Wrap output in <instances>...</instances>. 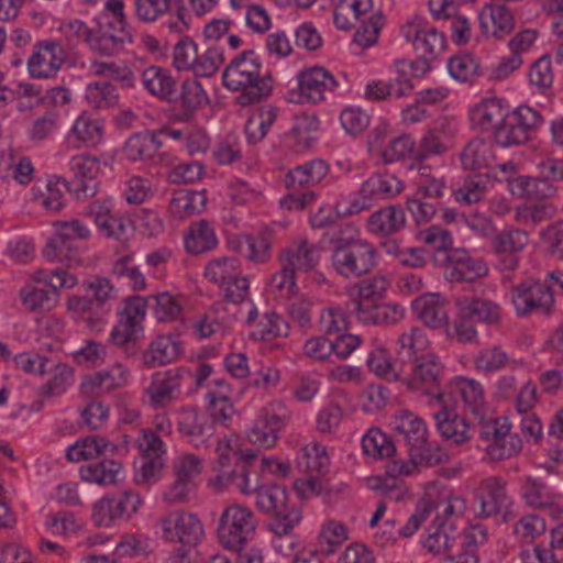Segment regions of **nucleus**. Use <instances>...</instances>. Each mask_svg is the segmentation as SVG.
<instances>
[{
  "label": "nucleus",
  "mask_w": 563,
  "mask_h": 563,
  "mask_svg": "<svg viewBox=\"0 0 563 563\" xmlns=\"http://www.w3.org/2000/svg\"><path fill=\"white\" fill-rule=\"evenodd\" d=\"M400 32L420 57L421 73L426 74L430 69V62L437 59L445 49L443 33L417 16L405 23Z\"/></svg>",
  "instance_id": "8"
},
{
  "label": "nucleus",
  "mask_w": 563,
  "mask_h": 563,
  "mask_svg": "<svg viewBox=\"0 0 563 563\" xmlns=\"http://www.w3.org/2000/svg\"><path fill=\"white\" fill-rule=\"evenodd\" d=\"M383 15L379 12L369 13L367 20H362L354 34V42L362 47H369L377 42Z\"/></svg>",
  "instance_id": "63"
},
{
  "label": "nucleus",
  "mask_w": 563,
  "mask_h": 563,
  "mask_svg": "<svg viewBox=\"0 0 563 563\" xmlns=\"http://www.w3.org/2000/svg\"><path fill=\"white\" fill-rule=\"evenodd\" d=\"M412 309L418 319L430 329H441L448 324L445 303L439 295H427L413 300Z\"/></svg>",
  "instance_id": "32"
},
{
  "label": "nucleus",
  "mask_w": 563,
  "mask_h": 563,
  "mask_svg": "<svg viewBox=\"0 0 563 563\" xmlns=\"http://www.w3.org/2000/svg\"><path fill=\"white\" fill-rule=\"evenodd\" d=\"M522 496L527 505L536 508H548L553 504L554 494L549 487L540 479L534 477H527L522 486Z\"/></svg>",
  "instance_id": "53"
},
{
  "label": "nucleus",
  "mask_w": 563,
  "mask_h": 563,
  "mask_svg": "<svg viewBox=\"0 0 563 563\" xmlns=\"http://www.w3.org/2000/svg\"><path fill=\"white\" fill-rule=\"evenodd\" d=\"M69 169L73 176L69 180L64 179L63 186L78 199L93 197L98 191L99 161L87 155L74 156Z\"/></svg>",
  "instance_id": "17"
},
{
  "label": "nucleus",
  "mask_w": 563,
  "mask_h": 563,
  "mask_svg": "<svg viewBox=\"0 0 563 563\" xmlns=\"http://www.w3.org/2000/svg\"><path fill=\"white\" fill-rule=\"evenodd\" d=\"M148 301L150 308L159 322L176 320L183 312L181 298L170 292L151 295Z\"/></svg>",
  "instance_id": "47"
},
{
  "label": "nucleus",
  "mask_w": 563,
  "mask_h": 563,
  "mask_svg": "<svg viewBox=\"0 0 563 563\" xmlns=\"http://www.w3.org/2000/svg\"><path fill=\"white\" fill-rule=\"evenodd\" d=\"M455 386L470 410L474 415H479L484 401V393L481 384L474 379L461 377L456 380Z\"/></svg>",
  "instance_id": "61"
},
{
  "label": "nucleus",
  "mask_w": 563,
  "mask_h": 563,
  "mask_svg": "<svg viewBox=\"0 0 563 563\" xmlns=\"http://www.w3.org/2000/svg\"><path fill=\"white\" fill-rule=\"evenodd\" d=\"M185 373L183 368H173L153 375L152 383L145 389V394L154 409L167 406L179 396L180 383Z\"/></svg>",
  "instance_id": "23"
},
{
  "label": "nucleus",
  "mask_w": 563,
  "mask_h": 563,
  "mask_svg": "<svg viewBox=\"0 0 563 563\" xmlns=\"http://www.w3.org/2000/svg\"><path fill=\"white\" fill-rule=\"evenodd\" d=\"M163 145L159 135L148 131L131 135L123 147L125 157L130 161L151 159Z\"/></svg>",
  "instance_id": "38"
},
{
  "label": "nucleus",
  "mask_w": 563,
  "mask_h": 563,
  "mask_svg": "<svg viewBox=\"0 0 563 563\" xmlns=\"http://www.w3.org/2000/svg\"><path fill=\"white\" fill-rule=\"evenodd\" d=\"M205 276L212 283L228 284L238 277L239 275V260L235 257H221L209 262L205 268Z\"/></svg>",
  "instance_id": "52"
},
{
  "label": "nucleus",
  "mask_w": 563,
  "mask_h": 563,
  "mask_svg": "<svg viewBox=\"0 0 563 563\" xmlns=\"http://www.w3.org/2000/svg\"><path fill=\"white\" fill-rule=\"evenodd\" d=\"M177 428L196 448L203 444L213 432L208 417L196 408H183L179 411Z\"/></svg>",
  "instance_id": "27"
},
{
  "label": "nucleus",
  "mask_w": 563,
  "mask_h": 563,
  "mask_svg": "<svg viewBox=\"0 0 563 563\" xmlns=\"http://www.w3.org/2000/svg\"><path fill=\"white\" fill-rule=\"evenodd\" d=\"M285 419L272 409H264L255 422L253 428L249 431L247 438L251 443L271 448L275 445L278 435L277 433L284 428Z\"/></svg>",
  "instance_id": "31"
},
{
  "label": "nucleus",
  "mask_w": 563,
  "mask_h": 563,
  "mask_svg": "<svg viewBox=\"0 0 563 563\" xmlns=\"http://www.w3.org/2000/svg\"><path fill=\"white\" fill-rule=\"evenodd\" d=\"M121 467L118 461L102 460L82 465L79 473L85 482L98 485H112L117 483V476Z\"/></svg>",
  "instance_id": "44"
},
{
  "label": "nucleus",
  "mask_w": 563,
  "mask_h": 563,
  "mask_svg": "<svg viewBox=\"0 0 563 563\" xmlns=\"http://www.w3.org/2000/svg\"><path fill=\"white\" fill-rule=\"evenodd\" d=\"M86 100L95 109H108L118 106L119 90L108 81H96L86 88Z\"/></svg>",
  "instance_id": "49"
},
{
  "label": "nucleus",
  "mask_w": 563,
  "mask_h": 563,
  "mask_svg": "<svg viewBox=\"0 0 563 563\" xmlns=\"http://www.w3.org/2000/svg\"><path fill=\"white\" fill-rule=\"evenodd\" d=\"M545 530V521L538 515L523 516L514 526V533L527 543L543 534Z\"/></svg>",
  "instance_id": "64"
},
{
  "label": "nucleus",
  "mask_w": 563,
  "mask_h": 563,
  "mask_svg": "<svg viewBox=\"0 0 563 563\" xmlns=\"http://www.w3.org/2000/svg\"><path fill=\"white\" fill-rule=\"evenodd\" d=\"M288 325L276 313H265L256 323L251 336L255 340L271 341L287 334Z\"/></svg>",
  "instance_id": "59"
},
{
  "label": "nucleus",
  "mask_w": 563,
  "mask_h": 563,
  "mask_svg": "<svg viewBox=\"0 0 563 563\" xmlns=\"http://www.w3.org/2000/svg\"><path fill=\"white\" fill-rule=\"evenodd\" d=\"M142 82L153 96L166 101L174 100L176 81L169 70L158 66L147 67L142 73Z\"/></svg>",
  "instance_id": "36"
},
{
  "label": "nucleus",
  "mask_w": 563,
  "mask_h": 563,
  "mask_svg": "<svg viewBox=\"0 0 563 563\" xmlns=\"http://www.w3.org/2000/svg\"><path fill=\"white\" fill-rule=\"evenodd\" d=\"M402 183L393 174L377 173L366 179L360 189V199L351 202L346 213L353 214L368 208L372 201L390 199L400 194Z\"/></svg>",
  "instance_id": "16"
},
{
  "label": "nucleus",
  "mask_w": 563,
  "mask_h": 563,
  "mask_svg": "<svg viewBox=\"0 0 563 563\" xmlns=\"http://www.w3.org/2000/svg\"><path fill=\"white\" fill-rule=\"evenodd\" d=\"M457 318L455 320L456 336L461 342H471L477 336L475 321L495 324L499 321L500 307L488 299H459Z\"/></svg>",
  "instance_id": "9"
},
{
  "label": "nucleus",
  "mask_w": 563,
  "mask_h": 563,
  "mask_svg": "<svg viewBox=\"0 0 563 563\" xmlns=\"http://www.w3.org/2000/svg\"><path fill=\"white\" fill-rule=\"evenodd\" d=\"M218 244L214 229L207 220L191 223L185 236V247L191 254H200L214 249Z\"/></svg>",
  "instance_id": "42"
},
{
  "label": "nucleus",
  "mask_w": 563,
  "mask_h": 563,
  "mask_svg": "<svg viewBox=\"0 0 563 563\" xmlns=\"http://www.w3.org/2000/svg\"><path fill=\"white\" fill-rule=\"evenodd\" d=\"M397 344L398 360L400 361V380L409 389L434 395L441 391L444 367L439 357L432 353H424L429 347V340L422 329L411 327L402 332Z\"/></svg>",
  "instance_id": "1"
},
{
  "label": "nucleus",
  "mask_w": 563,
  "mask_h": 563,
  "mask_svg": "<svg viewBox=\"0 0 563 563\" xmlns=\"http://www.w3.org/2000/svg\"><path fill=\"white\" fill-rule=\"evenodd\" d=\"M43 255L48 261L62 262L67 266L77 265L80 262L77 244L63 238L57 231L43 249Z\"/></svg>",
  "instance_id": "45"
},
{
  "label": "nucleus",
  "mask_w": 563,
  "mask_h": 563,
  "mask_svg": "<svg viewBox=\"0 0 563 563\" xmlns=\"http://www.w3.org/2000/svg\"><path fill=\"white\" fill-rule=\"evenodd\" d=\"M197 54L198 47L195 41L188 35H183V37L174 46V67L180 71H192L195 62L197 60Z\"/></svg>",
  "instance_id": "58"
},
{
  "label": "nucleus",
  "mask_w": 563,
  "mask_h": 563,
  "mask_svg": "<svg viewBox=\"0 0 563 563\" xmlns=\"http://www.w3.org/2000/svg\"><path fill=\"white\" fill-rule=\"evenodd\" d=\"M298 87L302 98L317 103L338 87V81L325 68L316 66L299 73Z\"/></svg>",
  "instance_id": "24"
},
{
  "label": "nucleus",
  "mask_w": 563,
  "mask_h": 563,
  "mask_svg": "<svg viewBox=\"0 0 563 563\" xmlns=\"http://www.w3.org/2000/svg\"><path fill=\"white\" fill-rule=\"evenodd\" d=\"M201 472L202 461L195 454H181L173 462L174 476L192 485Z\"/></svg>",
  "instance_id": "62"
},
{
  "label": "nucleus",
  "mask_w": 563,
  "mask_h": 563,
  "mask_svg": "<svg viewBox=\"0 0 563 563\" xmlns=\"http://www.w3.org/2000/svg\"><path fill=\"white\" fill-rule=\"evenodd\" d=\"M319 257V249L307 240H301L282 252L280 264L287 265L295 273L309 272L317 265Z\"/></svg>",
  "instance_id": "34"
},
{
  "label": "nucleus",
  "mask_w": 563,
  "mask_h": 563,
  "mask_svg": "<svg viewBox=\"0 0 563 563\" xmlns=\"http://www.w3.org/2000/svg\"><path fill=\"white\" fill-rule=\"evenodd\" d=\"M82 296H73L68 299V308L80 313H90L88 325L95 329L102 321L104 314L110 311V303L115 298L114 287L111 282L101 276H93L81 283Z\"/></svg>",
  "instance_id": "7"
},
{
  "label": "nucleus",
  "mask_w": 563,
  "mask_h": 563,
  "mask_svg": "<svg viewBox=\"0 0 563 563\" xmlns=\"http://www.w3.org/2000/svg\"><path fill=\"white\" fill-rule=\"evenodd\" d=\"M511 300L519 317L533 312L549 316L554 307V290L552 286L540 280L528 279L512 287Z\"/></svg>",
  "instance_id": "12"
},
{
  "label": "nucleus",
  "mask_w": 563,
  "mask_h": 563,
  "mask_svg": "<svg viewBox=\"0 0 563 563\" xmlns=\"http://www.w3.org/2000/svg\"><path fill=\"white\" fill-rule=\"evenodd\" d=\"M437 266L443 268L445 278L451 283H473L488 273V267L481 258L472 256L462 247L454 249L445 257L439 254Z\"/></svg>",
  "instance_id": "15"
},
{
  "label": "nucleus",
  "mask_w": 563,
  "mask_h": 563,
  "mask_svg": "<svg viewBox=\"0 0 563 563\" xmlns=\"http://www.w3.org/2000/svg\"><path fill=\"white\" fill-rule=\"evenodd\" d=\"M506 180L511 195L518 198L542 200L550 199L558 192V188L540 174L536 177L518 176Z\"/></svg>",
  "instance_id": "29"
},
{
  "label": "nucleus",
  "mask_w": 563,
  "mask_h": 563,
  "mask_svg": "<svg viewBox=\"0 0 563 563\" xmlns=\"http://www.w3.org/2000/svg\"><path fill=\"white\" fill-rule=\"evenodd\" d=\"M388 286L389 280L385 275H375L353 285L349 289V313L367 325H390L399 322L405 316L401 305L376 302L385 297Z\"/></svg>",
  "instance_id": "3"
},
{
  "label": "nucleus",
  "mask_w": 563,
  "mask_h": 563,
  "mask_svg": "<svg viewBox=\"0 0 563 563\" xmlns=\"http://www.w3.org/2000/svg\"><path fill=\"white\" fill-rule=\"evenodd\" d=\"M541 121L540 114L530 107L520 106L507 115L494 129V141L503 147L525 144L529 132Z\"/></svg>",
  "instance_id": "11"
},
{
  "label": "nucleus",
  "mask_w": 563,
  "mask_h": 563,
  "mask_svg": "<svg viewBox=\"0 0 563 563\" xmlns=\"http://www.w3.org/2000/svg\"><path fill=\"white\" fill-rule=\"evenodd\" d=\"M435 402L440 406L433 413L435 427L441 437L451 440L454 444H463L471 439V426L465 418L459 416L450 406L449 398L443 393H438Z\"/></svg>",
  "instance_id": "20"
},
{
  "label": "nucleus",
  "mask_w": 563,
  "mask_h": 563,
  "mask_svg": "<svg viewBox=\"0 0 563 563\" xmlns=\"http://www.w3.org/2000/svg\"><path fill=\"white\" fill-rule=\"evenodd\" d=\"M487 175L475 174L465 178L462 187L454 191L455 200L472 205L481 201L486 191Z\"/></svg>",
  "instance_id": "56"
},
{
  "label": "nucleus",
  "mask_w": 563,
  "mask_h": 563,
  "mask_svg": "<svg viewBox=\"0 0 563 563\" xmlns=\"http://www.w3.org/2000/svg\"><path fill=\"white\" fill-rule=\"evenodd\" d=\"M285 185L290 192L280 200V205L287 209L302 210L314 198L312 191L296 192L301 187H309V177L306 175V169L302 165L289 170L285 177Z\"/></svg>",
  "instance_id": "33"
},
{
  "label": "nucleus",
  "mask_w": 563,
  "mask_h": 563,
  "mask_svg": "<svg viewBox=\"0 0 563 563\" xmlns=\"http://www.w3.org/2000/svg\"><path fill=\"white\" fill-rule=\"evenodd\" d=\"M183 352L181 342L173 335H158L142 353V363L147 368L163 366L176 361Z\"/></svg>",
  "instance_id": "28"
},
{
  "label": "nucleus",
  "mask_w": 563,
  "mask_h": 563,
  "mask_svg": "<svg viewBox=\"0 0 563 563\" xmlns=\"http://www.w3.org/2000/svg\"><path fill=\"white\" fill-rule=\"evenodd\" d=\"M84 214L93 220L96 225L106 236L117 240L125 236V221L113 214L111 200H95L88 203L85 208Z\"/></svg>",
  "instance_id": "25"
},
{
  "label": "nucleus",
  "mask_w": 563,
  "mask_h": 563,
  "mask_svg": "<svg viewBox=\"0 0 563 563\" xmlns=\"http://www.w3.org/2000/svg\"><path fill=\"white\" fill-rule=\"evenodd\" d=\"M277 113L278 108L265 106L247 120L245 124V135L249 143L256 144L265 137L268 129L275 122Z\"/></svg>",
  "instance_id": "46"
},
{
  "label": "nucleus",
  "mask_w": 563,
  "mask_h": 563,
  "mask_svg": "<svg viewBox=\"0 0 563 563\" xmlns=\"http://www.w3.org/2000/svg\"><path fill=\"white\" fill-rule=\"evenodd\" d=\"M173 0H134L135 16L145 23L155 22L169 13Z\"/></svg>",
  "instance_id": "60"
},
{
  "label": "nucleus",
  "mask_w": 563,
  "mask_h": 563,
  "mask_svg": "<svg viewBox=\"0 0 563 563\" xmlns=\"http://www.w3.org/2000/svg\"><path fill=\"white\" fill-rule=\"evenodd\" d=\"M129 42H131V35L124 27L114 31L112 23H109L106 26L100 25L97 30H93L88 46L101 56H113L121 52L124 44Z\"/></svg>",
  "instance_id": "30"
},
{
  "label": "nucleus",
  "mask_w": 563,
  "mask_h": 563,
  "mask_svg": "<svg viewBox=\"0 0 563 563\" xmlns=\"http://www.w3.org/2000/svg\"><path fill=\"white\" fill-rule=\"evenodd\" d=\"M421 242L433 250L432 262L437 266L438 255L444 257L451 254L453 247V238L450 231L438 225L429 227L419 233Z\"/></svg>",
  "instance_id": "48"
},
{
  "label": "nucleus",
  "mask_w": 563,
  "mask_h": 563,
  "mask_svg": "<svg viewBox=\"0 0 563 563\" xmlns=\"http://www.w3.org/2000/svg\"><path fill=\"white\" fill-rule=\"evenodd\" d=\"M479 25L485 35L501 38L514 30V18L509 9L497 4L481 13Z\"/></svg>",
  "instance_id": "37"
},
{
  "label": "nucleus",
  "mask_w": 563,
  "mask_h": 563,
  "mask_svg": "<svg viewBox=\"0 0 563 563\" xmlns=\"http://www.w3.org/2000/svg\"><path fill=\"white\" fill-rule=\"evenodd\" d=\"M206 200L205 195L200 191L179 189L173 195L169 211L178 219L191 217L203 210Z\"/></svg>",
  "instance_id": "43"
},
{
  "label": "nucleus",
  "mask_w": 563,
  "mask_h": 563,
  "mask_svg": "<svg viewBox=\"0 0 563 563\" xmlns=\"http://www.w3.org/2000/svg\"><path fill=\"white\" fill-rule=\"evenodd\" d=\"M251 485H256L252 493H256L257 508L271 518L269 530L277 537L290 534L301 520V514L295 506L289 505L286 488L280 485L258 487L256 482Z\"/></svg>",
  "instance_id": "5"
},
{
  "label": "nucleus",
  "mask_w": 563,
  "mask_h": 563,
  "mask_svg": "<svg viewBox=\"0 0 563 563\" xmlns=\"http://www.w3.org/2000/svg\"><path fill=\"white\" fill-rule=\"evenodd\" d=\"M126 380L121 365H115L110 371L98 372L92 378L82 384V388H90L96 395L110 393L121 387Z\"/></svg>",
  "instance_id": "50"
},
{
  "label": "nucleus",
  "mask_w": 563,
  "mask_h": 563,
  "mask_svg": "<svg viewBox=\"0 0 563 563\" xmlns=\"http://www.w3.org/2000/svg\"><path fill=\"white\" fill-rule=\"evenodd\" d=\"M409 461L393 460L387 465V474L391 476L410 475L419 465L432 467L444 464L449 461L450 455L440 445L431 446L424 438L423 444L409 449Z\"/></svg>",
  "instance_id": "19"
},
{
  "label": "nucleus",
  "mask_w": 563,
  "mask_h": 563,
  "mask_svg": "<svg viewBox=\"0 0 563 563\" xmlns=\"http://www.w3.org/2000/svg\"><path fill=\"white\" fill-rule=\"evenodd\" d=\"M486 540L487 532L479 525L459 531L453 522L435 518L428 527L422 544L428 552L444 555L439 563H478L476 549Z\"/></svg>",
  "instance_id": "2"
},
{
  "label": "nucleus",
  "mask_w": 563,
  "mask_h": 563,
  "mask_svg": "<svg viewBox=\"0 0 563 563\" xmlns=\"http://www.w3.org/2000/svg\"><path fill=\"white\" fill-rule=\"evenodd\" d=\"M157 527H159L165 541L180 543L188 548H195L205 534L198 517L186 511L167 514L158 520Z\"/></svg>",
  "instance_id": "14"
},
{
  "label": "nucleus",
  "mask_w": 563,
  "mask_h": 563,
  "mask_svg": "<svg viewBox=\"0 0 563 563\" xmlns=\"http://www.w3.org/2000/svg\"><path fill=\"white\" fill-rule=\"evenodd\" d=\"M147 308H150L148 297L132 296L124 300V307L119 312V322L111 332V341L124 347L129 355H134L137 351L136 330L141 327Z\"/></svg>",
  "instance_id": "10"
},
{
  "label": "nucleus",
  "mask_w": 563,
  "mask_h": 563,
  "mask_svg": "<svg viewBox=\"0 0 563 563\" xmlns=\"http://www.w3.org/2000/svg\"><path fill=\"white\" fill-rule=\"evenodd\" d=\"M463 168L481 170L488 168L495 161L492 145L483 139L471 140L460 155Z\"/></svg>",
  "instance_id": "39"
},
{
  "label": "nucleus",
  "mask_w": 563,
  "mask_h": 563,
  "mask_svg": "<svg viewBox=\"0 0 563 563\" xmlns=\"http://www.w3.org/2000/svg\"><path fill=\"white\" fill-rule=\"evenodd\" d=\"M507 115L501 100L497 98L485 99L471 111L472 124L481 131H489L501 122Z\"/></svg>",
  "instance_id": "41"
},
{
  "label": "nucleus",
  "mask_w": 563,
  "mask_h": 563,
  "mask_svg": "<svg viewBox=\"0 0 563 563\" xmlns=\"http://www.w3.org/2000/svg\"><path fill=\"white\" fill-rule=\"evenodd\" d=\"M103 130L101 124L88 117L80 115L74 123L67 135L69 145L76 148L97 145L102 139Z\"/></svg>",
  "instance_id": "40"
},
{
  "label": "nucleus",
  "mask_w": 563,
  "mask_h": 563,
  "mask_svg": "<svg viewBox=\"0 0 563 563\" xmlns=\"http://www.w3.org/2000/svg\"><path fill=\"white\" fill-rule=\"evenodd\" d=\"M219 474L218 481L227 486H232L243 494H251L256 485H251L249 468L245 465H238V451H234L225 442H218Z\"/></svg>",
  "instance_id": "22"
},
{
  "label": "nucleus",
  "mask_w": 563,
  "mask_h": 563,
  "mask_svg": "<svg viewBox=\"0 0 563 563\" xmlns=\"http://www.w3.org/2000/svg\"><path fill=\"white\" fill-rule=\"evenodd\" d=\"M506 482L497 476L482 481L475 500L479 505L482 517H492L499 514L507 504Z\"/></svg>",
  "instance_id": "26"
},
{
  "label": "nucleus",
  "mask_w": 563,
  "mask_h": 563,
  "mask_svg": "<svg viewBox=\"0 0 563 563\" xmlns=\"http://www.w3.org/2000/svg\"><path fill=\"white\" fill-rule=\"evenodd\" d=\"M207 99V93L199 81L185 80L181 84L179 102L184 117L189 118Z\"/></svg>",
  "instance_id": "54"
},
{
  "label": "nucleus",
  "mask_w": 563,
  "mask_h": 563,
  "mask_svg": "<svg viewBox=\"0 0 563 563\" xmlns=\"http://www.w3.org/2000/svg\"><path fill=\"white\" fill-rule=\"evenodd\" d=\"M396 430L404 435L408 450L417 448L418 444H423L428 434L424 421L411 412L401 416Z\"/></svg>",
  "instance_id": "51"
},
{
  "label": "nucleus",
  "mask_w": 563,
  "mask_h": 563,
  "mask_svg": "<svg viewBox=\"0 0 563 563\" xmlns=\"http://www.w3.org/2000/svg\"><path fill=\"white\" fill-rule=\"evenodd\" d=\"M27 60L30 75L34 78L54 77L66 62V52L56 41H41Z\"/></svg>",
  "instance_id": "21"
},
{
  "label": "nucleus",
  "mask_w": 563,
  "mask_h": 563,
  "mask_svg": "<svg viewBox=\"0 0 563 563\" xmlns=\"http://www.w3.org/2000/svg\"><path fill=\"white\" fill-rule=\"evenodd\" d=\"M255 527L256 521L250 509L232 505L220 518L218 536L224 548L241 551L247 537L255 531Z\"/></svg>",
  "instance_id": "13"
},
{
  "label": "nucleus",
  "mask_w": 563,
  "mask_h": 563,
  "mask_svg": "<svg viewBox=\"0 0 563 563\" xmlns=\"http://www.w3.org/2000/svg\"><path fill=\"white\" fill-rule=\"evenodd\" d=\"M406 225V216L401 207L387 206L374 212L367 220V228L372 233L391 235Z\"/></svg>",
  "instance_id": "35"
},
{
  "label": "nucleus",
  "mask_w": 563,
  "mask_h": 563,
  "mask_svg": "<svg viewBox=\"0 0 563 563\" xmlns=\"http://www.w3.org/2000/svg\"><path fill=\"white\" fill-rule=\"evenodd\" d=\"M261 60L253 49L234 57L222 74L223 85L234 91L241 90L236 102L242 107L258 102L272 91V78L261 75Z\"/></svg>",
  "instance_id": "4"
},
{
  "label": "nucleus",
  "mask_w": 563,
  "mask_h": 563,
  "mask_svg": "<svg viewBox=\"0 0 563 563\" xmlns=\"http://www.w3.org/2000/svg\"><path fill=\"white\" fill-rule=\"evenodd\" d=\"M529 242L526 231L520 229L504 230L493 240V250L497 254L517 253L521 251Z\"/></svg>",
  "instance_id": "57"
},
{
  "label": "nucleus",
  "mask_w": 563,
  "mask_h": 563,
  "mask_svg": "<svg viewBox=\"0 0 563 563\" xmlns=\"http://www.w3.org/2000/svg\"><path fill=\"white\" fill-rule=\"evenodd\" d=\"M377 265L375 246L364 240H339L331 254L333 271L345 279L369 274Z\"/></svg>",
  "instance_id": "6"
},
{
  "label": "nucleus",
  "mask_w": 563,
  "mask_h": 563,
  "mask_svg": "<svg viewBox=\"0 0 563 563\" xmlns=\"http://www.w3.org/2000/svg\"><path fill=\"white\" fill-rule=\"evenodd\" d=\"M483 439L489 441L486 455L492 462H498L517 455L522 449V440L510 432L507 419H498L494 424L485 427L481 432Z\"/></svg>",
  "instance_id": "18"
},
{
  "label": "nucleus",
  "mask_w": 563,
  "mask_h": 563,
  "mask_svg": "<svg viewBox=\"0 0 563 563\" xmlns=\"http://www.w3.org/2000/svg\"><path fill=\"white\" fill-rule=\"evenodd\" d=\"M362 448L366 455L375 457H389L395 451V444L379 429H371L362 438Z\"/></svg>",
  "instance_id": "55"
}]
</instances>
